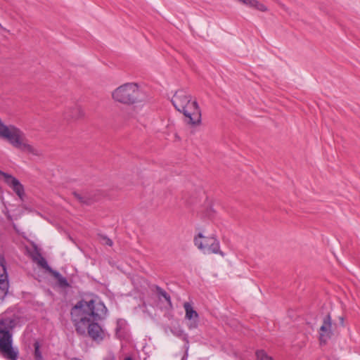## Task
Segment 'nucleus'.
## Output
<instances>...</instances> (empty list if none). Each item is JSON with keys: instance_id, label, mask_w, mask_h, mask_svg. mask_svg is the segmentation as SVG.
I'll list each match as a JSON object with an SVG mask.
<instances>
[{"instance_id": "4468645a", "label": "nucleus", "mask_w": 360, "mask_h": 360, "mask_svg": "<svg viewBox=\"0 0 360 360\" xmlns=\"http://www.w3.org/2000/svg\"><path fill=\"white\" fill-rule=\"evenodd\" d=\"M34 357L35 360H44L41 352L40 350V344L38 341H35L34 343Z\"/></svg>"}, {"instance_id": "f03ea898", "label": "nucleus", "mask_w": 360, "mask_h": 360, "mask_svg": "<svg viewBox=\"0 0 360 360\" xmlns=\"http://www.w3.org/2000/svg\"><path fill=\"white\" fill-rule=\"evenodd\" d=\"M191 98V96L185 91L178 90L173 96L172 103L176 110L183 113L184 122L194 127L201 124L202 114L198 102Z\"/></svg>"}, {"instance_id": "dca6fc26", "label": "nucleus", "mask_w": 360, "mask_h": 360, "mask_svg": "<svg viewBox=\"0 0 360 360\" xmlns=\"http://www.w3.org/2000/svg\"><path fill=\"white\" fill-rule=\"evenodd\" d=\"M172 332L174 335L181 338H182V340H184L186 342H188V335H187V334H186L184 333V331L183 330L175 329V330H172Z\"/></svg>"}, {"instance_id": "423d86ee", "label": "nucleus", "mask_w": 360, "mask_h": 360, "mask_svg": "<svg viewBox=\"0 0 360 360\" xmlns=\"http://www.w3.org/2000/svg\"><path fill=\"white\" fill-rule=\"evenodd\" d=\"M332 319L330 314H327L323 320L319 330V341L321 344H326L333 335Z\"/></svg>"}, {"instance_id": "1a4fd4ad", "label": "nucleus", "mask_w": 360, "mask_h": 360, "mask_svg": "<svg viewBox=\"0 0 360 360\" xmlns=\"http://www.w3.org/2000/svg\"><path fill=\"white\" fill-rule=\"evenodd\" d=\"M84 112L79 105H75L67 109L64 112V117L67 120H77L82 118Z\"/></svg>"}, {"instance_id": "aec40b11", "label": "nucleus", "mask_w": 360, "mask_h": 360, "mask_svg": "<svg viewBox=\"0 0 360 360\" xmlns=\"http://www.w3.org/2000/svg\"><path fill=\"white\" fill-rule=\"evenodd\" d=\"M73 195H74V196L75 197V198H76V199H77L79 202H82L83 194H80V193H77V192H74V193H73Z\"/></svg>"}, {"instance_id": "a211bd4d", "label": "nucleus", "mask_w": 360, "mask_h": 360, "mask_svg": "<svg viewBox=\"0 0 360 360\" xmlns=\"http://www.w3.org/2000/svg\"><path fill=\"white\" fill-rule=\"evenodd\" d=\"M101 238H102V239L103 240V243L105 245H107L108 246H110V247L113 245L112 240L110 238H108L107 236H102Z\"/></svg>"}, {"instance_id": "7ed1b4c3", "label": "nucleus", "mask_w": 360, "mask_h": 360, "mask_svg": "<svg viewBox=\"0 0 360 360\" xmlns=\"http://www.w3.org/2000/svg\"><path fill=\"white\" fill-rule=\"evenodd\" d=\"M16 321L10 317L0 319V355L6 360H18L19 350L13 346V330Z\"/></svg>"}, {"instance_id": "f8f14e48", "label": "nucleus", "mask_w": 360, "mask_h": 360, "mask_svg": "<svg viewBox=\"0 0 360 360\" xmlns=\"http://www.w3.org/2000/svg\"><path fill=\"white\" fill-rule=\"evenodd\" d=\"M51 275L57 280V284L60 288L65 289L70 287V285L66 278L63 276L58 271L54 270L51 273Z\"/></svg>"}, {"instance_id": "ddd939ff", "label": "nucleus", "mask_w": 360, "mask_h": 360, "mask_svg": "<svg viewBox=\"0 0 360 360\" xmlns=\"http://www.w3.org/2000/svg\"><path fill=\"white\" fill-rule=\"evenodd\" d=\"M39 259H38V264L43 269H44L46 271L51 274V273L54 271L48 264L46 260L41 256L40 253H38Z\"/></svg>"}, {"instance_id": "f3484780", "label": "nucleus", "mask_w": 360, "mask_h": 360, "mask_svg": "<svg viewBox=\"0 0 360 360\" xmlns=\"http://www.w3.org/2000/svg\"><path fill=\"white\" fill-rule=\"evenodd\" d=\"M94 201V200L91 196H90L87 193H84L83 194L82 200L81 203L89 205H91Z\"/></svg>"}, {"instance_id": "6e6552de", "label": "nucleus", "mask_w": 360, "mask_h": 360, "mask_svg": "<svg viewBox=\"0 0 360 360\" xmlns=\"http://www.w3.org/2000/svg\"><path fill=\"white\" fill-rule=\"evenodd\" d=\"M9 288L8 275L6 267L0 266V301L6 296Z\"/></svg>"}, {"instance_id": "9d476101", "label": "nucleus", "mask_w": 360, "mask_h": 360, "mask_svg": "<svg viewBox=\"0 0 360 360\" xmlns=\"http://www.w3.org/2000/svg\"><path fill=\"white\" fill-rule=\"evenodd\" d=\"M184 307L186 311L185 318L188 320H193V327H196L198 324V314L193 309L192 305L189 302H185L184 304ZM192 326H190L191 328Z\"/></svg>"}, {"instance_id": "6ab92c4d", "label": "nucleus", "mask_w": 360, "mask_h": 360, "mask_svg": "<svg viewBox=\"0 0 360 360\" xmlns=\"http://www.w3.org/2000/svg\"><path fill=\"white\" fill-rule=\"evenodd\" d=\"M6 267V262L3 255L0 254V266Z\"/></svg>"}, {"instance_id": "0eeeda50", "label": "nucleus", "mask_w": 360, "mask_h": 360, "mask_svg": "<svg viewBox=\"0 0 360 360\" xmlns=\"http://www.w3.org/2000/svg\"><path fill=\"white\" fill-rule=\"evenodd\" d=\"M0 175L4 177L5 182L12 188L13 191L20 198L25 195V189L23 185L20 182L18 179L0 170Z\"/></svg>"}, {"instance_id": "39448f33", "label": "nucleus", "mask_w": 360, "mask_h": 360, "mask_svg": "<svg viewBox=\"0 0 360 360\" xmlns=\"http://www.w3.org/2000/svg\"><path fill=\"white\" fill-rule=\"evenodd\" d=\"M194 244L204 253L219 254L222 257L225 255L224 252L220 250L219 241L215 235L206 237L202 233H199L194 238Z\"/></svg>"}, {"instance_id": "412c9836", "label": "nucleus", "mask_w": 360, "mask_h": 360, "mask_svg": "<svg viewBox=\"0 0 360 360\" xmlns=\"http://www.w3.org/2000/svg\"><path fill=\"white\" fill-rule=\"evenodd\" d=\"M340 323H341L342 324H343V322H344V318H343V317H342V316H340Z\"/></svg>"}, {"instance_id": "9b49d317", "label": "nucleus", "mask_w": 360, "mask_h": 360, "mask_svg": "<svg viewBox=\"0 0 360 360\" xmlns=\"http://www.w3.org/2000/svg\"><path fill=\"white\" fill-rule=\"evenodd\" d=\"M150 288L152 291L155 292L159 300H165L168 305L172 306L171 297L164 289L158 285H153Z\"/></svg>"}, {"instance_id": "2eb2a0df", "label": "nucleus", "mask_w": 360, "mask_h": 360, "mask_svg": "<svg viewBox=\"0 0 360 360\" xmlns=\"http://www.w3.org/2000/svg\"><path fill=\"white\" fill-rule=\"evenodd\" d=\"M257 360H274L273 358L269 356L264 350H257L256 352Z\"/></svg>"}, {"instance_id": "20e7f679", "label": "nucleus", "mask_w": 360, "mask_h": 360, "mask_svg": "<svg viewBox=\"0 0 360 360\" xmlns=\"http://www.w3.org/2000/svg\"><path fill=\"white\" fill-rule=\"evenodd\" d=\"M112 98L120 103L131 105L142 101V94L139 86L136 83H126L112 93Z\"/></svg>"}, {"instance_id": "f257e3e1", "label": "nucleus", "mask_w": 360, "mask_h": 360, "mask_svg": "<svg viewBox=\"0 0 360 360\" xmlns=\"http://www.w3.org/2000/svg\"><path fill=\"white\" fill-rule=\"evenodd\" d=\"M107 308L103 303H98L96 308L94 300H79L72 307L70 311L71 320L76 333L82 336L88 335L93 340L102 341L105 338L104 331L97 323L107 313Z\"/></svg>"}]
</instances>
